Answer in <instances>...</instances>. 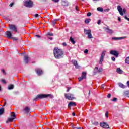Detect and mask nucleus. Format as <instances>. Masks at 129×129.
<instances>
[{
    "mask_svg": "<svg viewBox=\"0 0 129 129\" xmlns=\"http://www.w3.org/2000/svg\"><path fill=\"white\" fill-rule=\"evenodd\" d=\"M12 39H13V41H18V38L17 37H12Z\"/></svg>",
    "mask_w": 129,
    "mask_h": 129,
    "instance_id": "nucleus-36",
    "label": "nucleus"
},
{
    "mask_svg": "<svg viewBox=\"0 0 129 129\" xmlns=\"http://www.w3.org/2000/svg\"><path fill=\"white\" fill-rule=\"evenodd\" d=\"M1 90H2V87L0 86V91H1Z\"/></svg>",
    "mask_w": 129,
    "mask_h": 129,
    "instance_id": "nucleus-59",
    "label": "nucleus"
},
{
    "mask_svg": "<svg viewBox=\"0 0 129 129\" xmlns=\"http://www.w3.org/2000/svg\"><path fill=\"white\" fill-rule=\"evenodd\" d=\"M111 97V94H108L107 95L108 98H110Z\"/></svg>",
    "mask_w": 129,
    "mask_h": 129,
    "instance_id": "nucleus-45",
    "label": "nucleus"
},
{
    "mask_svg": "<svg viewBox=\"0 0 129 129\" xmlns=\"http://www.w3.org/2000/svg\"><path fill=\"white\" fill-rule=\"evenodd\" d=\"M69 107H71V106H76V103L74 102H70L68 104Z\"/></svg>",
    "mask_w": 129,
    "mask_h": 129,
    "instance_id": "nucleus-21",
    "label": "nucleus"
},
{
    "mask_svg": "<svg viewBox=\"0 0 129 129\" xmlns=\"http://www.w3.org/2000/svg\"><path fill=\"white\" fill-rule=\"evenodd\" d=\"M47 36H54V34L53 33H47Z\"/></svg>",
    "mask_w": 129,
    "mask_h": 129,
    "instance_id": "nucleus-35",
    "label": "nucleus"
},
{
    "mask_svg": "<svg viewBox=\"0 0 129 129\" xmlns=\"http://www.w3.org/2000/svg\"><path fill=\"white\" fill-rule=\"evenodd\" d=\"M93 124H95V125H97V124H98V122H95L94 123H93Z\"/></svg>",
    "mask_w": 129,
    "mask_h": 129,
    "instance_id": "nucleus-47",
    "label": "nucleus"
},
{
    "mask_svg": "<svg viewBox=\"0 0 129 129\" xmlns=\"http://www.w3.org/2000/svg\"><path fill=\"white\" fill-rule=\"evenodd\" d=\"M35 37H37V38H41V36L39 35H36Z\"/></svg>",
    "mask_w": 129,
    "mask_h": 129,
    "instance_id": "nucleus-50",
    "label": "nucleus"
},
{
    "mask_svg": "<svg viewBox=\"0 0 129 129\" xmlns=\"http://www.w3.org/2000/svg\"><path fill=\"white\" fill-rule=\"evenodd\" d=\"M62 45L63 47H66L67 46V44H66V42H64L62 43Z\"/></svg>",
    "mask_w": 129,
    "mask_h": 129,
    "instance_id": "nucleus-40",
    "label": "nucleus"
},
{
    "mask_svg": "<svg viewBox=\"0 0 129 129\" xmlns=\"http://www.w3.org/2000/svg\"><path fill=\"white\" fill-rule=\"evenodd\" d=\"M2 72H3V73L6 74V72H5V70L2 69Z\"/></svg>",
    "mask_w": 129,
    "mask_h": 129,
    "instance_id": "nucleus-54",
    "label": "nucleus"
},
{
    "mask_svg": "<svg viewBox=\"0 0 129 129\" xmlns=\"http://www.w3.org/2000/svg\"><path fill=\"white\" fill-rule=\"evenodd\" d=\"M110 54L114 56L115 58H117L119 55L117 51L112 50L110 51Z\"/></svg>",
    "mask_w": 129,
    "mask_h": 129,
    "instance_id": "nucleus-10",
    "label": "nucleus"
},
{
    "mask_svg": "<svg viewBox=\"0 0 129 129\" xmlns=\"http://www.w3.org/2000/svg\"><path fill=\"white\" fill-rule=\"evenodd\" d=\"M65 97L67 99L69 100H73L74 99V95L72 94H65Z\"/></svg>",
    "mask_w": 129,
    "mask_h": 129,
    "instance_id": "nucleus-8",
    "label": "nucleus"
},
{
    "mask_svg": "<svg viewBox=\"0 0 129 129\" xmlns=\"http://www.w3.org/2000/svg\"><path fill=\"white\" fill-rule=\"evenodd\" d=\"M35 71H36L37 74H38V75H39V76L42 75V74H44V72H43V70H42V69H41V68L36 69Z\"/></svg>",
    "mask_w": 129,
    "mask_h": 129,
    "instance_id": "nucleus-12",
    "label": "nucleus"
},
{
    "mask_svg": "<svg viewBox=\"0 0 129 129\" xmlns=\"http://www.w3.org/2000/svg\"><path fill=\"white\" fill-rule=\"evenodd\" d=\"M104 86H105V85L103 84V85H101V88H104Z\"/></svg>",
    "mask_w": 129,
    "mask_h": 129,
    "instance_id": "nucleus-48",
    "label": "nucleus"
},
{
    "mask_svg": "<svg viewBox=\"0 0 129 129\" xmlns=\"http://www.w3.org/2000/svg\"><path fill=\"white\" fill-rule=\"evenodd\" d=\"M86 78V72H83L82 75L81 76V77L79 78V81H82V80H83V79H85Z\"/></svg>",
    "mask_w": 129,
    "mask_h": 129,
    "instance_id": "nucleus-13",
    "label": "nucleus"
},
{
    "mask_svg": "<svg viewBox=\"0 0 129 129\" xmlns=\"http://www.w3.org/2000/svg\"><path fill=\"white\" fill-rule=\"evenodd\" d=\"M100 23H101V20H99L97 22L98 25H100Z\"/></svg>",
    "mask_w": 129,
    "mask_h": 129,
    "instance_id": "nucleus-43",
    "label": "nucleus"
},
{
    "mask_svg": "<svg viewBox=\"0 0 129 129\" xmlns=\"http://www.w3.org/2000/svg\"><path fill=\"white\" fill-rule=\"evenodd\" d=\"M70 41L71 43H72V44H73V45L75 44V41H74V39L71 37L70 38Z\"/></svg>",
    "mask_w": 129,
    "mask_h": 129,
    "instance_id": "nucleus-27",
    "label": "nucleus"
},
{
    "mask_svg": "<svg viewBox=\"0 0 129 129\" xmlns=\"http://www.w3.org/2000/svg\"><path fill=\"white\" fill-rule=\"evenodd\" d=\"M4 112H5V109L4 108H1L0 109V115L3 114Z\"/></svg>",
    "mask_w": 129,
    "mask_h": 129,
    "instance_id": "nucleus-26",
    "label": "nucleus"
},
{
    "mask_svg": "<svg viewBox=\"0 0 129 129\" xmlns=\"http://www.w3.org/2000/svg\"><path fill=\"white\" fill-rule=\"evenodd\" d=\"M75 129H83V127H75Z\"/></svg>",
    "mask_w": 129,
    "mask_h": 129,
    "instance_id": "nucleus-53",
    "label": "nucleus"
},
{
    "mask_svg": "<svg viewBox=\"0 0 129 129\" xmlns=\"http://www.w3.org/2000/svg\"><path fill=\"white\" fill-rule=\"evenodd\" d=\"M14 6V3L12 2L10 5L9 6L10 7H13Z\"/></svg>",
    "mask_w": 129,
    "mask_h": 129,
    "instance_id": "nucleus-46",
    "label": "nucleus"
},
{
    "mask_svg": "<svg viewBox=\"0 0 129 129\" xmlns=\"http://www.w3.org/2000/svg\"><path fill=\"white\" fill-rule=\"evenodd\" d=\"M125 63H126V64H129V57H127L125 59Z\"/></svg>",
    "mask_w": 129,
    "mask_h": 129,
    "instance_id": "nucleus-31",
    "label": "nucleus"
},
{
    "mask_svg": "<svg viewBox=\"0 0 129 129\" xmlns=\"http://www.w3.org/2000/svg\"><path fill=\"white\" fill-rule=\"evenodd\" d=\"M62 5L64 7L68 6V1L67 0H62Z\"/></svg>",
    "mask_w": 129,
    "mask_h": 129,
    "instance_id": "nucleus-20",
    "label": "nucleus"
},
{
    "mask_svg": "<svg viewBox=\"0 0 129 129\" xmlns=\"http://www.w3.org/2000/svg\"><path fill=\"white\" fill-rule=\"evenodd\" d=\"M6 35L7 36V38H9V39H11L12 38V33H11V31H6Z\"/></svg>",
    "mask_w": 129,
    "mask_h": 129,
    "instance_id": "nucleus-18",
    "label": "nucleus"
},
{
    "mask_svg": "<svg viewBox=\"0 0 129 129\" xmlns=\"http://www.w3.org/2000/svg\"><path fill=\"white\" fill-rule=\"evenodd\" d=\"M84 52L85 54H87L88 53V50L85 49Z\"/></svg>",
    "mask_w": 129,
    "mask_h": 129,
    "instance_id": "nucleus-41",
    "label": "nucleus"
},
{
    "mask_svg": "<svg viewBox=\"0 0 129 129\" xmlns=\"http://www.w3.org/2000/svg\"><path fill=\"white\" fill-rule=\"evenodd\" d=\"M105 53H106V51H103L102 52V54L101 55V57L99 59V64H102L103 62V61L104 60V57L105 56Z\"/></svg>",
    "mask_w": 129,
    "mask_h": 129,
    "instance_id": "nucleus-7",
    "label": "nucleus"
},
{
    "mask_svg": "<svg viewBox=\"0 0 129 129\" xmlns=\"http://www.w3.org/2000/svg\"><path fill=\"white\" fill-rule=\"evenodd\" d=\"M118 85L119 87H121V88H126V86L124 85L123 84L119 83Z\"/></svg>",
    "mask_w": 129,
    "mask_h": 129,
    "instance_id": "nucleus-24",
    "label": "nucleus"
},
{
    "mask_svg": "<svg viewBox=\"0 0 129 129\" xmlns=\"http://www.w3.org/2000/svg\"><path fill=\"white\" fill-rule=\"evenodd\" d=\"M34 18H39V17H41V15H39L38 14H36L34 15Z\"/></svg>",
    "mask_w": 129,
    "mask_h": 129,
    "instance_id": "nucleus-33",
    "label": "nucleus"
},
{
    "mask_svg": "<svg viewBox=\"0 0 129 129\" xmlns=\"http://www.w3.org/2000/svg\"><path fill=\"white\" fill-rule=\"evenodd\" d=\"M75 9H76V10L79 11V10L78 9V6H76Z\"/></svg>",
    "mask_w": 129,
    "mask_h": 129,
    "instance_id": "nucleus-49",
    "label": "nucleus"
},
{
    "mask_svg": "<svg viewBox=\"0 0 129 129\" xmlns=\"http://www.w3.org/2000/svg\"><path fill=\"white\" fill-rule=\"evenodd\" d=\"M16 116L15 112H12L11 115V118H8V120L6 121V123H9V122H12L13 120H14L15 118H16Z\"/></svg>",
    "mask_w": 129,
    "mask_h": 129,
    "instance_id": "nucleus-6",
    "label": "nucleus"
},
{
    "mask_svg": "<svg viewBox=\"0 0 129 129\" xmlns=\"http://www.w3.org/2000/svg\"><path fill=\"white\" fill-rule=\"evenodd\" d=\"M93 1H95L96 2H98V1L99 0H93Z\"/></svg>",
    "mask_w": 129,
    "mask_h": 129,
    "instance_id": "nucleus-60",
    "label": "nucleus"
},
{
    "mask_svg": "<svg viewBox=\"0 0 129 129\" xmlns=\"http://www.w3.org/2000/svg\"><path fill=\"white\" fill-rule=\"evenodd\" d=\"M90 21H91L90 19H86L85 20V24H89V23L90 22Z\"/></svg>",
    "mask_w": 129,
    "mask_h": 129,
    "instance_id": "nucleus-29",
    "label": "nucleus"
},
{
    "mask_svg": "<svg viewBox=\"0 0 129 129\" xmlns=\"http://www.w3.org/2000/svg\"><path fill=\"white\" fill-rule=\"evenodd\" d=\"M9 28L11 30H13L14 32H15V33H18V29L16 25L10 24L9 25Z\"/></svg>",
    "mask_w": 129,
    "mask_h": 129,
    "instance_id": "nucleus-11",
    "label": "nucleus"
},
{
    "mask_svg": "<svg viewBox=\"0 0 129 129\" xmlns=\"http://www.w3.org/2000/svg\"><path fill=\"white\" fill-rule=\"evenodd\" d=\"M124 18H125L126 20H127L128 21V22H129V18H127V17L125 16V17H124Z\"/></svg>",
    "mask_w": 129,
    "mask_h": 129,
    "instance_id": "nucleus-51",
    "label": "nucleus"
},
{
    "mask_svg": "<svg viewBox=\"0 0 129 129\" xmlns=\"http://www.w3.org/2000/svg\"><path fill=\"white\" fill-rule=\"evenodd\" d=\"M84 32L85 34V35H88V39L93 38V37L92 36V34H91V30H90V29L87 30V29H84Z\"/></svg>",
    "mask_w": 129,
    "mask_h": 129,
    "instance_id": "nucleus-4",
    "label": "nucleus"
},
{
    "mask_svg": "<svg viewBox=\"0 0 129 129\" xmlns=\"http://www.w3.org/2000/svg\"><path fill=\"white\" fill-rule=\"evenodd\" d=\"M14 85H10L8 86V89H9V90H11V89H14Z\"/></svg>",
    "mask_w": 129,
    "mask_h": 129,
    "instance_id": "nucleus-28",
    "label": "nucleus"
},
{
    "mask_svg": "<svg viewBox=\"0 0 129 129\" xmlns=\"http://www.w3.org/2000/svg\"><path fill=\"white\" fill-rule=\"evenodd\" d=\"M72 63L75 66L76 68H79V66L78 65V63H77V61L76 60H72Z\"/></svg>",
    "mask_w": 129,
    "mask_h": 129,
    "instance_id": "nucleus-17",
    "label": "nucleus"
},
{
    "mask_svg": "<svg viewBox=\"0 0 129 129\" xmlns=\"http://www.w3.org/2000/svg\"><path fill=\"white\" fill-rule=\"evenodd\" d=\"M69 90H70V88H68V90H67V92H69Z\"/></svg>",
    "mask_w": 129,
    "mask_h": 129,
    "instance_id": "nucleus-55",
    "label": "nucleus"
},
{
    "mask_svg": "<svg viewBox=\"0 0 129 129\" xmlns=\"http://www.w3.org/2000/svg\"><path fill=\"white\" fill-rule=\"evenodd\" d=\"M72 115H73V116H75V113L73 112Z\"/></svg>",
    "mask_w": 129,
    "mask_h": 129,
    "instance_id": "nucleus-56",
    "label": "nucleus"
},
{
    "mask_svg": "<svg viewBox=\"0 0 129 129\" xmlns=\"http://www.w3.org/2000/svg\"><path fill=\"white\" fill-rule=\"evenodd\" d=\"M2 82H3V83H4V84H6V83H7V82H6V80L4 79L2 80Z\"/></svg>",
    "mask_w": 129,
    "mask_h": 129,
    "instance_id": "nucleus-38",
    "label": "nucleus"
},
{
    "mask_svg": "<svg viewBox=\"0 0 129 129\" xmlns=\"http://www.w3.org/2000/svg\"><path fill=\"white\" fill-rule=\"evenodd\" d=\"M6 104H7V103L6 102H5L4 106H5V105H6Z\"/></svg>",
    "mask_w": 129,
    "mask_h": 129,
    "instance_id": "nucleus-58",
    "label": "nucleus"
},
{
    "mask_svg": "<svg viewBox=\"0 0 129 129\" xmlns=\"http://www.w3.org/2000/svg\"><path fill=\"white\" fill-rule=\"evenodd\" d=\"M33 126H36V125L33 124Z\"/></svg>",
    "mask_w": 129,
    "mask_h": 129,
    "instance_id": "nucleus-61",
    "label": "nucleus"
},
{
    "mask_svg": "<svg viewBox=\"0 0 129 129\" xmlns=\"http://www.w3.org/2000/svg\"><path fill=\"white\" fill-rule=\"evenodd\" d=\"M116 72L118 73V74H122V73H123V71H122L120 68H118L116 69Z\"/></svg>",
    "mask_w": 129,
    "mask_h": 129,
    "instance_id": "nucleus-22",
    "label": "nucleus"
},
{
    "mask_svg": "<svg viewBox=\"0 0 129 129\" xmlns=\"http://www.w3.org/2000/svg\"><path fill=\"white\" fill-rule=\"evenodd\" d=\"M108 111H106L105 113V116L107 118H108V114H109Z\"/></svg>",
    "mask_w": 129,
    "mask_h": 129,
    "instance_id": "nucleus-34",
    "label": "nucleus"
},
{
    "mask_svg": "<svg viewBox=\"0 0 129 129\" xmlns=\"http://www.w3.org/2000/svg\"><path fill=\"white\" fill-rule=\"evenodd\" d=\"M105 31L107 33H108V34H112L113 33V31H112V29H109L108 27L105 28Z\"/></svg>",
    "mask_w": 129,
    "mask_h": 129,
    "instance_id": "nucleus-19",
    "label": "nucleus"
},
{
    "mask_svg": "<svg viewBox=\"0 0 129 129\" xmlns=\"http://www.w3.org/2000/svg\"><path fill=\"white\" fill-rule=\"evenodd\" d=\"M47 97H50V98H53V95L51 94H39L36 96L35 98L33 99V100L37 101L39 99H43V98H47Z\"/></svg>",
    "mask_w": 129,
    "mask_h": 129,
    "instance_id": "nucleus-2",
    "label": "nucleus"
},
{
    "mask_svg": "<svg viewBox=\"0 0 129 129\" xmlns=\"http://www.w3.org/2000/svg\"><path fill=\"white\" fill-rule=\"evenodd\" d=\"M126 38V36H124L122 37H112V40H114V41H116L117 40H123Z\"/></svg>",
    "mask_w": 129,
    "mask_h": 129,
    "instance_id": "nucleus-15",
    "label": "nucleus"
},
{
    "mask_svg": "<svg viewBox=\"0 0 129 129\" xmlns=\"http://www.w3.org/2000/svg\"><path fill=\"white\" fill-rule=\"evenodd\" d=\"M124 95H125V96H128L129 95V92L127 91H126L124 93Z\"/></svg>",
    "mask_w": 129,
    "mask_h": 129,
    "instance_id": "nucleus-32",
    "label": "nucleus"
},
{
    "mask_svg": "<svg viewBox=\"0 0 129 129\" xmlns=\"http://www.w3.org/2000/svg\"><path fill=\"white\" fill-rule=\"evenodd\" d=\"M24 62L25 64H28L29 62H30V60L31 58L29 57L28 54H25L24 55Z\"/></svg>",
    "mask_w": 129,
    "mask_h": 129,
    "instance_id": "nucleus-9",
    "label": "nucleus"
},
{
    "mask_svg": "<svg viewBox=\"0 0 129 129\" xmlns=\"http://www.w3.org/2000/svg\"><path fill=\"white\" fill-rule=\"evenodd\" d=\"M95 69H96L97 70L98 72H102V68H100L98 69V67H96Z\"/></svg>",
    "mask_w": 129,
    "mask_h": 129,
    "instance_id": "nucleus-25",
    "label": "nucleus"
},
{
    "mask_svg": "<svg viewBox=\"0 0 129 129\" xmlns=\"http://www.w3.org/2000/svg\"><path fill=\"white\" fill-rule=\"evenodd\" d=\"M111 60H112V61L114 62V61H115V57H114V56L112 57H111Z\"/></svg>",
    "mask_w": 129,
    "mask_h": 129,
    "instance_id": "nucleus-37",
    "label": "nucleus"
},
{
    "mask_svg": "<svg viewBox=\"0 0 129 129\" xmlns=\"http://www.w3.org/2000/svg\"><path fill=\"white\" fill-rule=\"evenodd\" d=\"M118 20L119 22H120V21H121V19H120V17H118Z\"/></svg>",
    "mask_w": 129,
    "mask_h": 129,
    "instance_id": "nucleus-52",
    "label": "nucleus"
},
{
    "mask_svg": "<svg viewBox=\"0 0 129 129\" xmlns=\"http://www.w3.org/2000/svg\"><path fill=\"white\" fill-rule=\"evenodd\" d=\"M100 125L101 127H103V128H108L109 127L108 124L105 122L100 123Z\"/></svg>",
    "mask_w": 129,
    "mask_h": 129,
    "instance_id": "nucleus-14",
    "label": "nucleus"
},
{
    "mask_svg": "<svg viewBox=\"0 0 129 129\" xmlns=\"http://www.w3.org/2000/svg\"><path fill=\"white\" fill-rule=\"evenodd\" d=\"M60 21L59 19H54L53 21H52V26H55V25H56V24H57V21Z\"/></svg>",
    "mask_w": 129,
    "mask_h": 129,
    "instance_id": "nucleus-23",
    "label": "nucleus"
},
{
    "mask_svg": "<svg viewBox=\"0 0 129 129\" xmlns=\"http://www.w3.org/2000/svg\"><path fill=\"white\" fill-rule=\"evenodd\" d=\"M24 111L26 114H30V108L29 107H25Z\"/></svg>",
    "mask_w": 129,
    "mask_h": 129,
    "instance_id": "nucleus-16",
    "label": "nucleus"
},
{
    "mask_svg": "<svg viewBox=\"0 0 129 129\" xmlns=\"http://www.w3.org/2000/svg\"><path fill=\"white\" fill-rule=\"evenodd\" d=\"M53 54L56 59H62V58L64 57V51L58 48H54Z\"/></svg>",
    "mask_w": 129,
    "mask_h": 129,
    "instance_id": "nucleus-1",
    "label": "nucleus"
},
{
    "mask_svg": "<svg viewBox=\"0 0 129 129\" xmlns=\"http://www.w3.org/2000/svg\"><path fill=\"white\" fill-rule=\"evenodd\" d=\"M117 10L121 16H123V14L126 13V10L124 8L122 9V8H121V6L119 5L117 6Z\"/></svg>",
    "mask_w": 129,
    "mask_h": 129,
    "instance_id": "nucleus-5",
    "label": "nucleus"
},
{
    "mask_svg": "<svg viewBox=\"0 0 129 129\" xmlns=\"http://www.w3.org/2000/svg\"><path fill=\"white\" fill-rule=\"evenodd\" d=\"M87 16L88 17H90V16H91V13H90V12L88 13L87 14Z\"/></svg>",
    "mask_w": 129,
    "mask_h": 129,
    "instance_id": "nucleus-39",
    "label": "nucleus"
},
{
    "mask_svg": "<svg viewBox=\"0 0 129 129\" xmlns=\"http://www.w3.org/2000/svg\"><path fill=\"white\" fill-rule=\"evenodd\" d=\"M24 6L26 8H32L33 7V2L31 0H27L24 2Z\"/></svg>",
    "mask_w": 129,
    "mask_h": 129,
    "instance_id": "nucleus-3",
    "label": "nucleus"
},
{
    "mask_svg": "<svg viewBox=\"0 0 129 129\" xmlns=\"http://www.w3.org/2000/svg\"><path fill=\"white\" fill-rule=\"evenodd\" d=\"M97 11H98L99 12H103V9L102 8H100V7L97 8Z\"/></svg>",
    "mask_w": 129,
    "mask_h": 129,
    "instance_id": "nucleus-30",
    "label": "nucleus"
},
{
    "mask_svg": "<svg viewBox=\"0 0 129 129\" xmlns=\"http://www.w3.org/2000/svg\"><path fill=\"white\" fill-rule=\"evenodd\" d=\"M89 94H90V91H89Z\"/></svg>",
    "mask_w": 129,
    "mask_h": 129,
    "instance_id": "nucleus-62",
    "label": "nucleus"
},
{
    "mask_svg": "<svg viewBox=\"0 0 129 129\" xmlns=\"http://www.w3.org/2000/svg\"><path fill=\"white\" fill-rule=\"evenodd\" d=\"M48 39H49L50 40H53V38L52 37H48Z\"/></svg>",
    "mask_w": 129,
    "mask_h": 129,
    "instance_id": "nucleus-57",
    "label": "nucleus"
},
{
    "mask_svg": "<svg viewBox=\"0 0 129 129\" xmlns=\"http://www.w3.org/2000/svg\"><path fill=\"white\" fill-rule=\"evenodd\" d=\"M54 3H58L60 0H52Z\"/></svg>",
    "mask_w": 129,
    "mask_h": 129,
    "instance_id": "nucleus-44",
    "label": "nucleus"
},
{
    "mask_svg": "<svg viewBox=\"0 0 129 129\" xmlns=\"http://www.w3.org/2000/svg\"><path fill=\"white\" fill-rule=\"evenodd\" d=\"M116 100H117V98H113V99L112 100V101L115 102L116 101Z\"/></svg>",
    "mask_w": 129,
    "mask_h": 129,
    "instance_id": "nucleus-42",
    "label": "nucleus"
}]
</instances>
